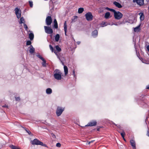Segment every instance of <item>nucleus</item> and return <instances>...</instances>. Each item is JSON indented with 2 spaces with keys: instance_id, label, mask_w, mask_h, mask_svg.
<instances>
[{
  "instance_id": "1",
  "label": "nucleus",
  "mask_w": 149,
  "mask_h": 149,
  "mask_svg": "<svg viewBox=\"0 0 149 149\" xmlns=\"http://www.w3.org/2000/svg\"><path fill=\"white\" fill-rule=\"evenodd\" d=\"M54 78L57 80H60L62 78V73L58 69H56L54 72Z\"/></svg>"
},
{
  "instance_id": "2",
  "label": "nucleus",
  "mask_w": 149,
  "mask_h": 149,
  "mask_svg": "<svg viewBox=\"0 0 149 149\" xmlns=\"http://www.w3.org/2000/svg\"><path fill=\"white\" fill-rule=\"evenodd\" d=\"M31 143L33 145H40L45 147H47L46 144H44L43 142L36 139H34L33 141H32Z\"/></svg>"
},
{
  "instance_id": "3",
  "label": "nucleus",
  "mask_w": 149,
  "mask_h": 149,
  "mask_svg": "<svg viewBox=\"0 0 149 149\" xmlns=\"http://www.w3.org/2000/svg\"><path fill=\"white\" fill-rule=\"evenodd\" d=\"M114 16L116 19L119 20L122 17L123 15L119 11H116L114 14Z\"/></svg>"
},
{
  "instance_id": "4",
  "label": "nucleus",
  "mask_w": 149,
  "mask_h": 149,
  "mask_svg": "<svg viewBox=\"0 0 149 149\" xmlns=\"http://www.w3.org/2000/svg\"><path fill=\"white\" fill-rule=\"evenodd\" d=\"M64 110V108L60 107H57L56 113L57 116H59L61 114Z\"/></svg>"
},
{
  "instance_id": "5",
  "label": "nucleus",
  "mask_w": 149,
  "mask_h": 149,
  "mask_svg": "<svg viewBox=\"0 0 149 149\" xmlns=\"http://www.w3.org/2000/svg\"><path fill=\"white\" fill-rule=\"evenodd\" d=\"M85 16L86 20L88 21H91L93 19V16L90 12H88L85 15Z\"/></svg>"
},
{
  "instance_id": "6",
  "label": "nucleus",
  "mask_w": 149,
  "mask_h": 149,
  "mask_svg": "<svg viewBox=\"0 0 149 149\" xmlns=\"http://www.w3.org/2000/svg\"><path fill=\"white\" fill-rule=\"evenodd\" d=\"M15 13L17 18L19 19L21 17V10L18 8H16L15 9Z\"/></svg>"
},
{
  "instance_id": "7",
  "label": "nucleus",
  "mask_w": 149,
  "mask_h": 149,
  "mask_svg": "<svg viewBox=\"0 0 149 149\" xmlns=\"http://www.w3.org/2000/svg\"><path fill=\"white\" fill-rule=\"evenodd\" d=\"M52 19L50 16L47 17L46 19V23L47 25H50L52 22Z\"/></svg>"
},
{
  "instance_id": "8",
  "label": "nucleus",
  "mask_w": 149,
  "mask_h": 149,
  "mask_svg": "<svg viewBox=\"0 0 149 149\" xmlns=\"http://www.w3.org/2000/svg\"><path fill=\"white\" fill-rule=\"evenodd\" d=\"M28 32H30V33L29 34V38L30 40H32L34 38V34L32 32L29 30V29H25Z\"/></svg>"
},
{
  "instance_id": "9",
  "label": "nucleus",
  "mask_w": 149,
  "mask_h": 149,
  "mask_svg": "<svg viewBox=\"0 0 149 149\" xmlns=\"http://www.w3.org/2000/svg\"><path fill=\"white\" fill-rule=\"evenodd\" d=\"M97 122L95 120H92L90 122L88 123V124L86 125L87 126H95L96 125Z\"/></svg>"
},
{
  "instance_id": "10",
  "label": "nucleus",
  "mask_w": 149,
  "mask_h": 149,
  "mask_svg": "<svg viewBox=\"0 0 149 149\" xmlns=\"http://www.w3.org/2000/svg\"><path fill=\"white\" fill-rule=\"evenodd\" d=\"M122 23L123 24H125L126 23H128L129 24H132L133 23V21L132 20L129 19H124L122 22Z\"/></svg>"
},
{
  "instance_id": "11",
  "label": "nucleus",
  "mask_w": 149,
  "mask_h": 149,
  "mask_svg": "<svg viewBox=\"0 0 149 149\" xmlns=\"http://www.w3.org/2000/svg\"><path fill=\"white\" fill-rule=\"evenodd\" d=\"M134 3L136 2L139 5H142L144 3V0H133Z\"/></svg>"
},
{
  "instance_id": "12",
  "label": "nucleus",
  "mask_w": 149,
  "mask_h": 149,
  "mask_svg": "<svg viewBox=\"0 0 149 149\" xmlns=\"http://www.w3.org/2000/svg\"><path fill=\"white\" fill-rule=\"evenodd\" d=\"M130 145L132 146L133 149L136 148V143L134 140L131 139L130 141Z\"/></svg>"
},
{
  "instance_id": "13",
  "label": "nucleus",
  "mask_w": 149,
  "mask_h": 149,
  "mask_svg": "<svg viewBox=\"0 0 149 149\" xmlns=\"http://www.w3.org/2000/svg\"><path fill=\"white\" fill-rule=\"evenodd\" d=\"M45 31L46 33L48 34H51L53 32L52 29H45Z\"/></svg>"
},
{
  "instance_id": "14",
  "label": "nucleus",
  "mask_w": 149,
  "mask_h": 149,
  "mask_svg": "<svg viewBox=\"0 0 149 149\" xmlns=\"http://www.w3.org/2000/svg\"><path fill=\"white\" fill-rule=\"evenodd\" d=\"M113 3L116 6V7L118 8H121L122 7L120 4L116 1L114 2Z\"/></svg>"
},
{
  "instance_id": "15",
  "label": "nucleus",
  "mask_w": 149,
  "mask_h": 149,
  "mask_svg": "<svg viewBox=\"0 0 149 149\" xmlns=\"http://www.w3.org/2000/svg\"><path fill=\"white\" fill-rule=\"evenodd\" d=\"M104 18L106 19H108L111 17L110 14L109 12H106L104 15Z\"/></svg>"
},
{
  "instance_id": "16",
  "label": "nucleus",
  "mask_w": 149,
  "mask_h": 149,
  "mask_svg": "<svg viewBox=\"0 0 149 149\" xmlns=\"http://www.w3.org/2000/svg\"><path fill=\"white\" fill-rule=\"evenodd\" d=\"M139 15L140 16V18L141 20L143 21L144 18V16L143 13L141 12L139 14Z\"/></svg>"
},
{
  "instance_id": "17",
  "label": "nucleus",
  "mask_w": 149,
  "mask_h": 149,
  "mask_svg": "<svg viewBox=\"0 0 149 149\" xmlns=\"http://www.w3.org/2000/svg\"><path fill=\"white\" fill-rule=\"evenodd\" d=\"M97 34L98 32L97 30H95L92 32V35L93 37L95 38L97 36Z\"/></svg>"
},
{
  "instance_id": "18",
  "label": "nucleus",
  "mask_w": 149,
  "mask_h": 149,
  "mask_svg": "<svg viewBox=\"0 0 149 149\" xmlns=\"http://www.w3.org/2000/svg\"><path fill=\"white\" fill-rule=\"evenodd\" d=\"M31 47L30 48L29 51L30 53L32 54L35 51V49L33 47V46L32 45H31L30 46Z\"/></svg>"
},
{
  "instance_id": "19",
  "label": "nucleus",
  "mask_w": 149,
  "mask_h": 149,
  "mask_svg": "<svg viewBox=\"0 0 149 149\" xmlns=\"http://www.w3.org/2000/svg\"><path fill=\"white\" fill-rule=\"evenodd\" d=\"M64 69L65 75H66L68 72V69L67 67L65 65H64Z\"/></svg>"
},
{
  "instance_id": "20",
  "label": "nucleus",
  "mask_w": 149,
  "mask_h": 149,
  "mask_svg": "<svg viewBox=\"0 0 149 149\" xmlns=\"http://www.w3.org/2000/svg\"><path fill=\"white\" fill-rule=\"evenodd\" d=\"M46 93L47 94H50L52 93V89L50 88L47 89L46 90Z\"/></svg>"
},
{
  "instance_id": "21",
  "label": "nucleus",
  "mask_w": 149,
  "mask_h": 149,
  "mask_svg": "<svg viewBox=\"0 0 149 149\" xmlns=\"http://www.w3.org/2000/svg\"><path fill=\"white\" fill-rule=\"evenodd\" d=\"M10 147L11 149H20L19 147L12 145L10 146Z\"/></svg>"
},
{
  "instance_id": "22",
  "label": "nucleus",
  "mask_w": 149,
  "mask_h": 149,
  "mask_svg": "<svg viewBox=\"0 0 149 149\" xmlns=\"http://www.w3.org/2000/svg\"><path fill=\"white\" fill-rule=\"evenodd\" d=\"M60 36L59 34H57L55 37V40L56 42H58L59 40Z\"/></svg>"
},
{
  "instance_id": "23",
  "label": "nucleus",
  "mask_w": 149,
  "mask_h": 149,
  "mask_svg": "<svg viewBox=\"0 0 149 149\" xmlns=\"http://www.w3.org/2000/svg\"><path fill=\"white\" fill-rule=\"evenodd\" d=\"M22 127L24 128L26 132L31 136H33V134L31 133V132L28 130H27L26 128H25L23 127Z\"/></svg>"
},
{
  "instance_id": "24",
  "label": "nucleus",
  "mask_w": 149,
  "mask_h": 149,
  "mask_svg": "<svg viewBox=\"0 0 149 149\" xmlns=\"http://www.w3.org/2000/svg\"><path fill=\"white\" fill-rule=\"evenodd\" d=\"M84 11V8H79L78 9V13L79 14L81 13Z\"/></svg>"
},
{
  "instance_id": "25",
  "label": "nucleus",
  "mask_w": 149,
  "mask_h": 149,
  "mask_svg": "<svg viewBox=\"0 0 149 149\" xmlns=\"http://www.w3.org/2000/svg\"><path fill=\"white\" fill-rule=\"evenodd\" d=\"M55 47L58 52H60L61 51V49L59 47L58 45L56 46Z\"/></svg>"
},
{
  "instance_id": "26",
  "label": "nucleus",
  "mask_w": 149,
  "mask_h": 149,
  "mask_svg": "<svg viewBox=\"0 0 149 149\" xmlns=\"http://www.w3.org/2000/svg\"><path fill=\"white\" fill-rule=\"evenodd\" d=\"M101 26L102 27H103L107 25V23L105 22H102L100 24Z\"/></svg>"
},
{
  "instance_id": "27",
  "label": "nucleus",
  "mask_w": 149,
  "mask_h": 149,
  "mask_svg": "<svg viewBox=\"0 0 149 149\" xmlns=\"http://www.w3.org/2000/svg\"><path fill=\"white\" fill-rule=\"evenodd\" d=\"M141 101V104L142 105H144L145 104H146L147 101L146 100H143Z\"/></svg>"
},
{
  "instance_id": "28",
  "label": "nucleus",
  "mask_w": 149,
  "mask_h": 149,
  "mask_svg": "<svg viewBox=\"0 0 149 149\" xmlns=\"http://www.w3.org/2000/svg\"><path fill=\"white\" fill-rule=\"evenodd\" d=\"M20 23H24L25 22V20L24 18L23 17H20Z\"/></svg>"
},
{
  "instance_id": "29",
  "label": "nucleus",
  "mask_w": 149,
  "mask_h": 149,
  "mask_svg": "<svg viewBox=\"0 0 149 149\" xmlns=\"http://www.w3.org/2000/svg\"><path fill=\"white\" fill-rule=\"evenodd\" d=\"M42 61H43V62L42 63V65L44 67H45L46 66V61L44 59V60H42Z\"/></svg>"
},
{
  "instance_id": "30",
  "label": "nucleus",
  "mask_w": 149,
  "mask_h": 149,
  "mask_svg": "<svg viewBox=\"0 0 149 149\" xmlns=\"http://www.w3.org/2000/svg\"><path fill=\"white\" fill-rule=\"evenodd\" d=\"M49 47L50 48V50L52 51V52H53L55 50L53 47L51 45H49Z\"/></svg>"
},
{
  "instance_id": "31",
  "label": "nucleus",
  "mask_w": 149,
  "mask_h": 149,
  "mask_svg": "<svg viewBox=\"0 0 149 149\" xmlns=\"http://www.w3.org/2000/svg\"><path fill=\"white\" fill-rule=\"evenodd\" d=\"M29 3L31 7L32 8L33 6V2L32 1H29Z\"/></svg>"
},
{
  "instance_id": "32",
  "label": "nucleus",
  "mask_w": 149,
  "mask_h": 149,
  "mask_svg": "<svg viewBox=\"0 0 149 149\" xmlns=\"http://www.w3.org/2000/svg\"><path fill=\"white\" fill-rule=\"evenodd\" d=\"M134 31L135 32H139L140 31L141 29H134Z\"/></svg>"
},
{
  "instance_id": "33",
  "label": "nucleus",
  "mask_w": 149,
  "mask_h": 149,
  "mask_svg": "<svg viewBox=\"0 0 149 149\" xmlns=\"http://www.w3.org/2000/svg\"><path fill=\"white\" fill-rule=\"evenodd\" d=\"M120 134L123 138H124V137H125V132L124 131H123L120 133Z\"/></svg>"
},
{
  "instance_id": "34",
  "label": "nucleus",
  "mask_w": 149,
  "mask_h": 149,
  "mask_svg": "<svg viewBox=\"0 0 149 149\" xmlns=\"http://www.w3.org/2000/svg\"><path fill=\"white\" fill-rule=\"evenodd\" d=\"M31 41L28 40L27 41L26 45H31Z\"/></svg>"
},
{
  "instance_id": "35",
  "label": "nucleus",
  "mask_w": 149,
  "mask_h": 149,
  "mask_svg": "<svg viewBox=\"0 0 149 149\" xmlns=\"http://www.w3.org/2000/svg\"><path fill=\"white\" fill-rule=\"evenodd\" d=\"M37 56L40 59H41L42 60H44V58L42 57L40 55L38 54L37 55Z\"/></svg>"
},
{
  "instance_id": "36",
  "label": "nucleus",
  "mask_w": 149,
  "mask_h": 149,
  "mask_svg": "<svg viewBox=\"0 0 149 149\" xmlns=\"http://www.w3.org/2000/svg\"><path fill=\"white\" fill-rule=\"evenodd\" d=\"M54 28H58V24L57 23H54Z\"/></svg>"
},
{
  "instance_id": "37",
  "label": "nucleus",
  "mask_w": 149,
  "mask_h": 149,
  "mask_svg": "<svg viewBox=\"0 0 149 149\" xmlns=\"http://www.w3.org/2000/svg\"><path fill=\"white\" fill-rule=\"evenodd\" d=\"M51 136L54 139L56 138V136L53 133L51 134Z\"/></svg>"
},
{
  "instance_id": "38",
  "label": "nucleus",
  "mask_w": 149,
  "mask_h": 149,
  "mask_svg": "<svg viewBox=\"0 0 149 149\" xmlns=\"http://www.w3.org/2000/svg\"><path fill=\"white\" fill-rule=\"evenodd\" d=\"M109 10L113 12L114 13V14L116 11V10H115L113 9H111V8H110Z\"/></svg>"
},
{
  "instance_id": "39",
  "label": "nucleus",
  "mask_w": 149,
  "mask_h": 149,
  "mask_svg": "<svg viewBox=\"0 0 149 149\" xmlns=\"http://www.w3.org/2000/svg\"><path fill=\"white\" fill-rule=\"evenodd\" d=\"M56 146L58 147H60L61 146V144L59 143H58L56 144Z\"/></svg>"
},
{
  "instance_id": "40",
  "label": "nucleus",
  "mask_w": 149,
  "mask_h": 149,
  "mask_svg": "<svg viewBox=\"0 0 149 149\" xmlns=\"http://www.w3.org/2000/svg\"><path fill=\"white\" fill-rule=\"evenodd\" d=\"M148 130L147 131V132L146 133V135L149 137V130L148 129Z\"/></svg>"
},
{
  "instance_id": "41",
  "label": "nucleus",
  "mask_w": 149,
  "mask_h": 149,
  "mask_svg": "<svg viewBox=\"0 0 149 149\" xmlns=\"http://www.w3.org/2000/svg\"><path fill=\"white\" fill-rule=\"evenodd\" d=\"M15 100L16 101L20 100V98L19 97H15Z\"/></svg>"
},
{
  "instance_id": "42",
  "label": "nucleus",
  "mask_w": 149,
  "mask_h": 149,
  "mask_svg": "<svg viewBox=\"0 0 149 149\" xmlns=\"http://www.w3.org/2000/svg\"><path fill=\"white\" fill-rule=\"evenodd\" d=\"M64 28H67V26L66 25V22H65L64 23Z\"/></svg>"
},
{
  "instance_id": "43",
  "label": "nucleus",
  "mask_w": 149,
  "mask_h": 149,
  "mask_svg": "<svg viewBox=\"0 0 149 149\" xmlns=\"http://www.w3.org/2000/svg\"><path fill=\"white\" fill-rule=\"evenodd\" d=\"M102 127H99V126L97 127V131H100V128H102Z\"/></svg>"
},
{
  "instance_id": "44",
  "label": "nucleus",
  "mask_w": 149,
  "mask_h": 149,
  "mask_svg": "<svg viewBox=\"0 0 149 149\" xmlns=\"http://www.w3.org/2000/svg\"><path fill=\"white\" fill-rule=\"evenodd\" d=\"M67 29H64V31H65V34L66 36H67L66 32H67Z\"/></svg>"
},
{
  "instance_id": "45",
  "label": "nucleus",
  "mask_w": 149,
  "mask_h": 149,
  "mask_svg": "<svg viewBox=\"0 0 149 149\" xmlns=\"http://www.w3.org/2000/svg\"><path fill=\"white\" fill-rule=\"evenodd\" d=\"M2 107H6V108H8V106L6 105V104L3 106Z\"/></svg>"
},
{
  "instance_id": "46",
  "label": "nucleus",
  "mask_w": 149,
  "mask_h": 149,
  "mask_svg": "<svg viewBox=\"0 0 149 149\" xmlns=\"http://www.w3.org/2000/svg\"><path fill=\"white\" fill-rule=\"evenodd\" d=\"M53 52H54V53L56 55H58L57 52L55 50Z\"/></svg>"
},
{
  "instance_id": "47",
  "label": "nucleus",
  "mask_w": 149,
  "mask_h": 149,
  "mask_svg": "<svg viewBox=\"0 0 149 149\" xmlns=\"http://www.w3.org/2000/svg\"><path fill=\"white\" fill-rule=\"evenodd\" d=\"M73 75H74V77L75 76V71L74 70L73 71Z\"/></svg>"
},
{
  "instance_id": "48",
  "label": "nucleus",
  "mask_w": 149,
  "mask_h": 149,
  "mask_svg": "<svg viewBox=\"0 0 149 149\" xmlns=\"http://www.w3.org/2000/svg\"><path fill=\"white\" fill-rule=\"evenodd\" d=\"M146 88L149 89V85H148L146 87Z\"/></svg>"
},
{
  "instance_id": "49",
  "label": "nucleus",
  "mask_w": 149,
  "mask_h": 149,
  "mask_svg": "<svg viewBox=\"0 0 149 149\" xmlns=\"http://www.w3.org/2000/svg\"><path fill=\"white\" fill-rule=\"evenodd\" d=\"M110 8H108V7H106V8H105V9H107V10H109Z\"/></svg>"
},
{
  "instance_id": "50",
  "label": "nucleus",
  "mask_w": 149,
  "mask_h": 149,
  "mask_svg": "<svg viewBox=\"0 0 149 149\" xmlns=\"http://www.w3.org/2000/svg\"><path fill=\"white\" fill-rule=\"evenodd\" d=\"M54 23H56L57 22L56 21V19H54Z\"/></svg>"
},
{
  "instance_id": "51",
  "label": "nucleus",
  "mask_w": 149,
  "mask_h": 149,
  "mask_svg": "<svg viewBox=\"0 0 149 149\" xmlns=\"http://www.w3.org/2000/svg\"><path fill=\"white\" fill-rule=\"evenodd\" d=\"M147 49L149 51V45L147 46Z\"/></svg>"
},
{
  "instance_id": "52",
  "label": "nucleus",
  "mask_w": 149,
  "mask_h": 149,
  "mask_svg": "<svg viewBox=\"0 0 149 149\" xmlns=\"http://www.w3.org/2000/svg\"><path fill=\"white\" fill-rule=\"evenodd\" d=\"M24 28H27V26L26 25H24Z\"/></svg>"
},
{
  "instance_id": "53",
  "label": "nucleus",
  "mask_w": 149,
  "mask_h": 149,
  "mask_svg": "<svg viewBox=\"0 0 149 149\" xmlns=\"http://www.w3.org/2000/svg\"><path fill=\"white\" fill-rule=\"evenodd\" d=\"M77 43L78 45H79L80 43V42H77Z\"/></svg>"
},
{
  "instance_id": "54",
  "label": "nucleus",
  "mask_w": 149,
  "mask_h": 149,
  "mask_svg": "<svg viewBox=\"0 0 149 149\" xmlns=\"http://www.w3.org/2000/svg\"><path fill=\"white\" fill-rule=\"evenodd\" d=\"M44 28H49L48 27H47V26H44Z\"/></svg>"
},
{
  "instance_id": "55",
  "label": "nucleus",
  "mask_w": 149,
  "mask_h": 149,
  "mask_svg": "<svg viewBox=\"0 0 149 149\" xmlns=\"http://www.w3.org/2000/svg\"><path fill=\"white\" fill-rule=\"evenodd\" d=\"M123 139H124V140L125 141H126V140L124 138H124H123Z\"/></svg>"
},
{
  "instance_id": "56",
  "label": "nucleus",
  "mask_w": 149,
  "mask_h": 149,
  "mask_svg": "<svg viewBox=\"0 0 149 149\" xmlns=\"http://www.w3.org/2000/svg\"><path fill=\"white\" fill-rule=\"evenodd\" d=\"M135 28H139V26H137V27H135Z\"/></svg>"
},
{
  "instance_id": "57",
  "label": "nucleus",
  "mask_w": 149,
  "mask_h": 149,
  "mask_svg": "<svg viewBox=\"0 0 149 149\" xmlns=\"http://www.w3.org/2000/svg\"><path fill=\"white\" fill-rule=\"evenodd\" d=\"M91 142H89V143H88V144H90V143H91Z\"/></svg>"
},
{
  "instance_id": "58",
  "label": "nucleus",
  "mask_w": 149,
  "mask_h": 149,
  "mask_svg": "<svg viewBox=\"0 0 149 149\" xmlns=\"http://www.w3.org/2000/svg\"><path fill=\"white\" fill-rule=\"evenodd\" d=\"M93 141H92L91 142H93Z\"/></svg>"
},
{
  "instance_id": "59",
  "label": "nucleus",
  "mask_w": 149,
  "mask_h": 149,
  "mask_svg": "<svg viewBox=\"0 0 149 149\" xmlns=\"http://www.w3.org/2000/svg\"><path fill=\"white\" fill-rule=\"evenodd\" d=\"M147 119V118H146V119Z\"/></svg>"
},
{
  "instance_id": "60",
  "label": "nucleus",
  "mask_w": 149,
  "mask_h": 149,
  "mask_svg": "<svg viewBox=\"0 0 149 149\" xmlns=\"http://www.w3.org/2000/svg\"><path fill=\"white\" fill-rule=\"evenodd\" d=\"M148 9H149V7H148Z\"/></svg>"
}]
</instances>
